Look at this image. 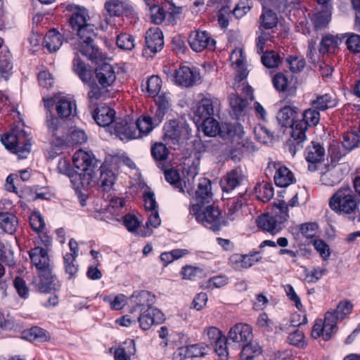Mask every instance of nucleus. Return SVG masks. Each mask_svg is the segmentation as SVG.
I'll use <instances>...</instances> for the list:
<instances>
[{
  "label": "nucleus",
  "instance_id": "obj_9",
  "mask_svg": "<svg viewBox=\"0 0 360 360\" xmlns=\"http://www.w3.org/2000/svg\"><path fill=\"white\" fill-rule=\"evenodd\" d=\"M44 105L46 110V126L48 129V132L53 136L57 137L60 143H63V136L65 133V128L63 126V121L60 120L58 117H56L51 112L53 106L55 105L56 101L53 98H44Z\"/></svg>",
  "mask_w": 360,
  "mask_h": 360
},
{
  "label": "nucleus",
  "instance_id": "obj_50",
  "mask_svg": "<svg viewBox=\"0 0 360 360\" xmlns=\"http://www.w3.org/2000/svg\"><path fill=\"white\" fill-rule=\"evenodd\" d=\"M261 60L262 64L268 68H276L281 63V58L274 51H267L263 53Z\"/></svg>",
  "mask_w": 360,
  "mask_h": 360
},
{
  "label": "nucleus",
  "instance_id": "obj_60",
  "mask_svg": "<svg viewBox=\"0 0 360 360\" xmlns=\"http://www.w3.org/2000/svg\"><path fill=\"white\" fill-rule=\"evenodd\" d=\"M116 44L122 50H131L134 47V38L127 33H122L116 37Z\"/></svg>",
  "mask_w": 360,
  "mask_h": 360
},
{
  "label": "nucleus",
  "instance_id": "obj_61",
  "mask_svg": "<svg viewBox=\"0 0 360 360\" xmlns=\"http://www.w3.org/2000/svg\"><path fill=\"white\" fill-rule=\"evenodd\" d=\"M30 224L33 231L41 232L45 227V221L39 212H34L30 217Z\"/></svg>",
  "mask_w": 360,
  "mask_h": 360
},
{
  "label": "nucleus",
  "instance_id": "obj_18",
  "mask_svg": "<svg viewBox=\"0 0 360 360\" xmlns=\"http://www.w3.org/2000/svg\"><path fill=\"white\" fill-rule=\"evenodd\" d=\"M164 314L157 308H149L141 311L138 321L143 330H148L154 324H160L164 321Z\"/></svg>",
  "mask_w": 360,
  "mask_h": 360
},
{
  "label": "nucleus",
  "instance_id": "obj_26",
  "mask_svg": "<svg viewBox=\"0 0 360 360\" xmlns=\"http://www.w3.org/2000/svg\"><path fill=\"white\" fill-rule=\"evenodd\" d=\"M131 302L136 307L140 308V311H144L146 309L154 308L153 307L155 303V297L148 290H141L135 292L131 297Z\"/></svg>",
  "mask_w": 360,
  "mask_h": 360
},
{
  "label": "nucleus",
  "instance_id": "obj_20",
  "mask_svg": "<svg viewBox=\"0 0 360 360\" xmlns=\"http://www.w3.org/2000/svg\"><path fill=\"white\" fill-rule=\"evenodd\" d=\"M96 124L103 127L110 135H112V108L101 107L96 108L93 113Z\"/></svg>",
  "mask_w": 360,
  "mask_h": 360
},
{
  "label": "nucleus",
  "instance_id": "obj_17",
  "mask_svg": "<svg viewBox=\"0 0 360 360\" xmlns=\"http://www.w3.org/2000/svg\"><path fill=\"white\" fill-rule=\"evenodd\" d=\"M200 78V76L198 71L187 66H181L175 72V83L179 86H192Z\"/></svg>",
  "mask_w": 360,
  "mask_h": 360
},
{
  "label": "nucleus",
  "instance_id": "obj_25",
  "mask_svg": "<svg viewBox=\"0 0 360 360\" xmlns=\"http://www.w3.org/2000/svg\"><path fill=\"white\" fill-rule=\"evenodd\" d=\"M257 223L258 227L262 231L271 234H276L281 229L280 221L276 219V217L269 213L259 216L257 219Z\"/></svg>",
  "mask_w": 360,
  "mask_h": 360
},
{
  "label": "nucleus",
  "instance_id": "obj_51",
  "mask_svg": "<svg viewBox=\"0 0 360 360\" xmlns=\"http://www.w3.org/2000/svg\"><path fill=\"white\" fill-rule=\"evenodd\" d=\"M202 120V129L205 135L208 136H214L219 133V124L214 117L205 118Z\"/></svg>",
  "mask_w": 360,
  "mask_h": 360
},
{
  "label": "nucleus",
  "instance_id": "obj_10",
  "mask_svg": "<svg viewBox=\"0 0 360 360\" xmlns=\"http://www.w3.org/2000/svg\"><path fill=\"white\" fill-rule=\"evenodd\" d=\"M114 134L121 141L138 139L136 124L129 115H125L124 118H117L116 112L114 110Z\"/></svg>",
  "mask_w": 360,
  "mask_h": 360
},
{
  "label": "nucleus",
  "instance_id": "obj_64",
  "mask_svg": "<svg viewBox=\"0 0 360 360\" xmlns=\"http://www.w3.org/2000/svg\"><path fill=\"white\" fill-rule=\"evenodd\" d=\"M13 285L18 295L26 299L29 295V288L25 281L20 276H16L13 281Z\"/></svg>",
  "mask_w": 360,
  "mask_h": 360
},
{
  "label": "nucleus",
  "instance_id": "obj_56",
  "mask_svg": "<svg viewBox=\"0 0 360 360\" xmlns=\"http://www.w3.org/2000/svg\"><path fill=\"white\" fill-rule=\"evenodd\" d=\"M184 279L196 280L204 276L203 270L200 268L193 266H185L181 271Z\"/></svg>",
  "mask_w": 360,
  "mask_h": 360
},
{
  "label": "nucleus",
  "instance_id": "obj_37",
  "mask_svg": "<svg viewBox=\"0 0 360 360\" xmlns=\"http://www.w3.org/2000/svg\"><path fill=\"white\" fill-rule=\"evenodd\" d=\"M44 44L50 52L56 51L63 44L62 36L56 30H51L45 35Z\"/></svg>",
  "mask_w": 360,
  "mask_h": 360
},
{
  "label": "nucleus",
  "instance_id": "obj_8",
  "mask_svg": "<svg viewBox=\"0 0 360 360\" xmlns=\"http://www.w3.org/2000/svg\"><path fill=\"white\" fill-rule=\"evenodd\" d=\"M0 141L11 153L20 159L27 158L31 150V142L24 130L16 133H7L1 135Z\"/></svg>",
  "mask_w": 360,
  "mask_h": 360
},
{
  "label": "nucleus",
  "instance_id": "obj_28",
  "mask_svg": "<svg viewBox=\"0 0 360 360\" xmlns=\"http://www.w3.org/2000/svg\"><path fill=\"white\" fill-rule=\"evenodd\" d=\"M156 96L155 104L157 110L154 115V121L156 124H159L162 122L171 107V99L166 94H158Z\"/></svg>",
  "mask_w": 360,
  "mask_h": 360
},
{
  "label": "nucleus",
  "instance_id": "obj_30",
  "mask_svg": "<svg viewBox=\"0 0 360 360\" xmlns=\"http://www.w3.org/2000/svg\"><path fill=\"white\" fill-rule=\"evenodd\" d=\"M195 194L197 201L195 205H204L205 203H210L212 198L211 181L206 178L201 179Z\"/></svg>",
  "mask_w": 360,
  "mask_h": 360
},
{
  "label": "nucleus",
  "instance_id": "obj_19",
  "mask_svg": "<svg viewBox=\"0 0 360 360\" xmlns=\"http://www.w3.org/2000/svg\"><path fill=\"white\" fill-rule=\"evenodd\" d=\"M324 155L325 149L320 143L312 142L311 145L307 146L305 150V158L309 163V170L316 171L317 169L316 164L323 160Z\"/></svg>",
  "mask_w": 360,
  "mask_h": 360
},
{
  "label": "nucleus",
  "instance_id": "obj_15",
  "mask_svg": "<svg viewBox=\"0 0 360 360\" xmlns=\"http://www.w3.org/2000/svg\"><path fill=\"white\" fill-rule=\"evenodd\" d=\"M191 48L195 52H201L205 49L212 51L215 49V41L206 31L195 30L188 37Z\"/></svg>",
  "mask_w": 360,
  "mask_h": 360
},
{
  "label": "nucleus",
  "instance_id": "obj_38",
  "mask_svg": "<svg viewBox=\"0 0 360 360\" xmlns=\"http://www.w3.org/2000/svg\"><path fill=\"white\" fill-rule=\"evenodd\" d=\"M30 176L31 173L28 169H22L18 171L17 173L10 174L6 179L8 190L16 192L15 185H19L21 181H28Z\"/></svg>",
  "mask_w": 360,
  "mask_h": 360
},
{
  "label": "nucleus",
  "instance_id": "obj_44",
  "mask_svg": "<svg viewBox=\"0 0 360 360\" xmlns=\"http://www.w3.org/2000/svg\"><path fill=\"white\" fill-rule=\"evenodd\" d=\"M257 198L261 201L269 202L274 196V187L271 184L262 182L257 184L255 186Z\"/></svg>",
  "mask_w": 360,
  "mask_h": 360
},
{
  "label": "nucleus",
  "instance_id": "obj_59",
  "mask_svg": "<svg viewBox=\"0 0 360 360\" xmlns=\"http://www.w3.org/2000/svg\"><path fill=\"white\" fill-rule=\"evenodd\" d=\"M227 344H231V341L228 340V338H224L219 339V341H217L216 343L212 345L220 360H228L229 359Z\"/></svg>",
  "mask_w": 360,
  "mask_h": 360
},
{
  "label": "nucleus",
  "instance_id": "obj_3",
  "mask_svg": "<svg viewBox=\"0 0 360 360\" xmlns=\"http://www.w3.org/2000/svg\"><path fill=\"white\" fill-rule=\"evenodd\" d=\"M32 264L37 269V276L32 282L33 287L41 293L56 292L60 290L61 283L53 272V265L46 249L35 247L29 253Z\"/></svg>",
  "mask_w": 360,
  "mask_h": 360
},
{
  "label": "nucleus",
  "instance_id": "obj_48",
  "mask_svg": "<svg viewBox=\"0 0 360 360\" xmlns=\"http://www.w3.org/2000/svg\"><path fill=\"white\" fill-rule=\"evenodd\" d=\"M248 104L246 98H243L238 94H232L229 97V105L236 116L240 115Z\"/></svg>",
  "mask_w": 360,
  "mask_h": 360
},
{
  "label": "nucleus",
  "instance_id": "obj_52",
  "mask_svg": "<svg viewBox=\"0 0 360 360\" xmlns=\"http://www.w3.org/2000/svg\"><path fill=\"white\" fill-rule=\"evenodd\" d=\"M162 86V80L158 75L150 77L146 82V88L150 96L155 97L160 91Z\"/></svg>",
  "mask_w": 360,
  "mask_h": 360
},
{
  "label": "nucleus",
  "instance_id": "obj_21",
  "mask_svg": "<svg viewBox=\"0 0 360 360\" xmlns=\"http://www.w3.org/2000/svg\"><path fill=\"white\" fill-rule=\"evenodd\" d=\"M146 46L152 53L161 51L164 46V39L162 31L158 27L149 29L145 37Z\"/></svg>",
  "mask_w": 360,
  "mask_h": 360
},
{
  "label": "nucleus",
  "instance_id": "obj_6",
  "mask_svg": "<svg viewBox=\"0 0 360 360\" xmlns=\"http://www.w3.org/2000/svg\"><path fill=\"white\" fill-rule=\"evenodd\" d=\"M360 200L349 186L340 188L330 198V209L339 215H351L359 209Z\"/></svg>",
  "mask_w": 360,
  "mask_h": 360
},
{
  "label": "nucleus",
  "instance_id": "obj_23",
  "mask_svg": "<svg viewBox=\"0 0 360 360\" xmlns=\"http://www.w3.org/2000/svg\"><path fill=\"white\" fill-rule=\"evenodd\" d=\"M259 252H255L249 255H233L231 257V262L236 269H248L262 259L258 257Z\"/></svg>",
  "mask_w": 360,
  "mask_h": 360
},
{
  "label": "nucleus",
  "instance_id": "obj_22",
  "mask_svg": "<svg viewBox=\"0 0 360 360\" xmlns=\"http://www.w3.org/2000/svg\"><path fill=\"white\" fill-rule=\"evenodd\" d=\"M242 169L237 167L227 173L225 179L221 181V186L224 192H230L240 186L244 180Z\"/></svg>",
  "mask_w": 360,
  "mask_h": 360
},
{
  "label": "nucleus",
  "instance_id": "obj_33",
  "mask_svg": "<svg viewBox=\"0 0 360 360\" xmlns=\"http://www.w3.org/2000/svg\"><path fill=\"white\" fill-rule=\"evenodd\" d=\"M72 70L84 83L89 82L93 77L91 68L87 67L77 55L73 59Z\"/></svg>",
  "mask_w": 360,
  "mask_h": 360
},
{
  "label": "nucleus",
  "instance_id": "obj_58",
  "mask_svg": "<svg viewBox=\"0 0 360 360\" xmlns=\"http://www.w3.org/2000/svg\"><path fill=\"white\" fill-rule=\"evenodd\" d=\"M115 219L117 221H122V224L127 228V229L132 233L136 231L137 229L140 226V221L134 214H126L121 218V219L118 218H115Z\"/></svg>",
  "mask_w": 360,
  "mask_h": 360
},
{
  "label": "nucleus",
  "instance_id": "obj_34",
  "mask_svg": "<svg viewBox=\"0 0 360 360\" xmlns=\"http://www.w3.org/2000/svg\"><path fill=\"white\" fill-rule=\"evenodd\" d=\"M343 178L342 170L338 167H332L323 172L321 181L323 184L328 186H333L341 181Z\"/></svg>",
  "mask_w": 360,
  "mask_h": 360
},
{
  "label": "nucleus",
  "instance_id": "obj_2",
  "mask_svg": "<svg viewBox=\"0 0 360 360\" xmlns=\"http://www.w3.org/2000/svg\"><path fill=\"white\" fill-rule=\"evenodd\" d=\"M72 162L76 168L80 169L79 174L91 177L89 185L96 184L95 169L97 167L98 160L91 152H86L79 149L72 156ZM100 177L97 181L98 191L103 194V198L109 202H112V164L108 159L102 163L99 168Z\"/></svg>",
  "mask_w": 360,
  "mask_h": 360
},
{
  "label": "nucleus",
  "instance_id": "obj_13",
  "mask_svg": "<svg viewBox=\"0 0 360 360\" xmlns=\"http://www.w3.org/2000/svg\"><path fill=\"white\" fill-rule=\"evenodd\" d=\"M220 110V101L218 98L207 94L202 98L195 109L194 114L202 120L217 115Z\"/></svg>",
  "mask_w": 360,
  "mask_h": 360
},
{
  "label": "nucleus",
  "instance_id": "obj_62",
  "mask_svg": "<svg viewBox=\"0 0 360 360\" xmlns=\"http://www.w3.org/2000/svg\"><path fill=\"white\" fill-rule=\"evenodd\" d=\"M131 11L132 8L126 0H114V16L129 15Z\"/></svg>",
  "mask_w": 360,
  "mask_h": 360
},
{
  "label": "nucleus",
  "instance_id": "obj_49",
  "mask_svg": "<svg viewBox=\"0 0 360 360\" xmlns=\"http://www.w3.org/2000/svg\"><path fill=\"white\" fill-rule=\"evenodd\" d=\"M342 146L347 151H350L352 149L359 147L360 146L359 135L356 132L354 131L344 134Z\"/></svg>",
  "mask_w": 360,
  "mask_h": 360
},
{
  "label": "nucleus",
  "instance_id": "obj_36",
  "mask_svg": "<svg viewBox=\"0 0 360 360\" xmlns=\"http://www.w3.org/2000/svg\"><path fill=\"white\" fill-rule=\"evenodd\" d=\"M259 28L270 30L276 27L278 25V19L277 14L271 8L263 6V12L259 18Z\"/></svg>",
  "mask_w": 360,
  "mask_h": 360
},
{
  "label": "nucleus",
  "instance_id": "obj_55",
  "mask_svg": "<svg viewBox=\"0 0 360 360\" xmlns=\"http://www.w3.org/2000/svg\"><path fill=\"white\" fill-rule=\"evenodd\" d=\"M105 9L107 13L103 14L101 17L100 27L102 30H107L108 27H112L111 21L112 18V0H108L105 4Z\"/></svg>",
  "mask_w": 360,
  "mask_h": 360
},
{
  "label": "nucleus",
  "instance_id": "obj_41",
  "mask_svg": "<svg viewBox=\"0 0 360 360\" xmlns=\"http://www.w3.org/2000/svg\"><path fill=\"white\" fill-rule=\"evenodd\" d=\"M337 105L335 98L330 94H326L317 96L316 98L311 101V106L318 110L324 111L328 108H334Z\"/></svg>",
  "mask_w": 360,
  "mask_h": 360
},
{
  "label": "nucleus",
  "instance_id": "obj_5",
  "mask_svg": "<svg viewBox=\"0 0 360 360\" xmlns=\"http://www.w3.org/2000/svg\"><path fill=\"white\" fill-rule=\"evenodd\" d=\"M190 213L195 216L198 222L214 232L220 231L228 224L219 207L214 205H193L190 207Z\"/></svg>",
  "mask_w": 360,
  "mask_h": 360
},
{
  "label": "nucleus",
  "instance_id": "obj_35",
  "mask_svg": "<svg viewBox=\"0 0 360 360\" xmlns=\"http://www.w3.org/2000/svg\"><path fill=\"white\" fill-rule=\"evenodd\" d=\"M24 339L32 342H45L50 340L48 332L40 327L33 326L22 332Z\"/></svg>",
  "mask_w": 360,
  "mask_h": 360
},
{
  "label": "nucleus",
  "instance_id": "obj_4",
  "mask_svg": "<svg viewBox=\"0 0 360 360\" xmlns=\"http://www.w3.org/2000/svg\"><path fill=\"white\" fill-rule=\"evenodd\" d=\"M319 121V110L313 107L303 112L302 120H297V123L293 127L292 139L287 142L289 151L292 156L297 151L303 148V142L306 139V131L308 127L316 126Z\"/></svg>",
  "mask_w": 360,
  "mask_h": 360
},
{
  "label": "nucleus",
  "instance_id": "obj_57",
  "mask_svg": "<svg viewBox=\"0 0 360 360\" xmlns=\"http://www.w3.org/2000/svg\"><path fill=\"white\" fill-rule=\"evenodd\" d=\"M286 63L290 71L294 73L301 72L306 65L305 60L302 56H289L286 58Z\"/></svg>",
  "mask_w": 360,
  "mask_h": 360
},
{
  "label": "nucleus",
  "instance_id": "obj_54",
  "mask_svg": "<svg viewBox=\"0 0 360 360\" xmlns=\"http://www.w3.org/2000/svg\"><path fill=\"white\" fill-rule=\"evenodd\" d=\"M165 177L168 183L177 188L179 192H184L181 176L179 172L174 169H169L165 172Z\"/></svg>",
  "mask_w": 360,
  "mask_h": 360
},
{
  "label": "nucleus",
  "instance_id": "obj_29",
  "mask_svg": "<svg viewBox=\"0 0 360 360\" xmlns=\"http://www.w3.org/2000/svg\"><path fill=\"white\" fill-rule=\"evenodd\" d=\"M19 225L18 218L10 212H0V229L6 233L13 234Z\"/></svg>",
  "mask_w": 360,
  "mask_h": 360
},
{
  "label": "nucleus",
  "instance_id": "obj_32",
  "mask_svg": "<svg viewBox=\"0 0 360 360\" xmlns=\"http://www.w3.org/2000/svg\"><path fill=\"white\" fill-rule=\"evenodd\" d=\"M136 352L134 340L128 339L114 351L115 360H131Z\"/></svg>",
  "mask_w": 360,
  "mask_h": 360
},
{
  "label": "nucleus",
  "instance_id": "obj_11",
  "mask_svg": "<svg viewBox=\"0 0 360 360\" xmlns=\"http://www.w3.org/2000/svg\"><path fill=\"white\" fill-rule=\"evenodd\" d=\"M57 171L58 173L69 177L74 190H78L80 188H84L89 185V180L91 177L84 175L81 176L72 168L70 162L67 159L60 158L58 160Z\"/></svg>",
  "mask_w": 360,
  "mask_h": 360
},
{
  "label": "nucleus",
  "instance_id": "obj_45",
  "mask_svg": "<svg viewBox=\"0 0 360 360\" xmlns=\"http://www.w3.org/2000/svg\"><path fill=\"white\" fill-rule=\"evenodd\" d=\"M150 0H145L148 6H149V15L151 22L159 25L162 23L166 17L167 12L162 6L155 4L150 5Z\"/></svg>",
  "mask_w": 360,
  "mask_h": 360
},
{
  "label": "nucleus",
  "instance_id": "obj_12",
  "mask_svg": "<svg viewBox=\"0 0 360 360\" xmlns=\"http://www.w3.org/2000/svg\"><path fill=\"white\" fill-rule=\"evenodd\" d=\"M333 315L326 313L324 321L316 322L312 328L311 335L314 338L322 336L323 339L328 341L331 339L337 330V321L334 319Z\"/></svg>",
  "mask_w": 360,
  "mask_h": 360
},
{
  "label": "nucleus",
  "instance_id": "obj_7",
  "mask_svg": "<svg viewBox=\"0 0 360 360\" xmlns=\"http://www.w3.org/2000/svg\"><path fill=\"white\" fill-rule=\"evenodd\" d=\"M164 140L174 150L179 148L191 136L192 129L184 120H172L164 126Z\"/></svg>",
  "mask_w": 360,
  "mask_h": 360
},
{
  "label": "nucleus",
  "instance_id": "obj_39",
  "mask_svg": "<svg viewBox=\"0 0 360 360\" xmlns=\"http://www.w3.org/2000/svg\"><path fill=\"white\" fill-rule=\"evenodd\" d=\"M134 124H136L138 138L148 134L153 130L154 125H157L154 121V117L152 118L149 115L139 117Z\"/></svg>",
  "mask_w": 360,
  "mask_h": 360
},
{
  "label": "nucleus",
  "instance_id": "obj_40",
  "mask_svg": "<svg viewBox=\"0 0 360 360\" xmlns=\"http://www.w3.org/2000/svg\"><path fill=\"white\" fill-rule=\"evenodd\" d=\"M240 360H252L262 354V348L257 342H248L242 345Z\"/></svg>",
  "mask_w": 360,
  "mask_h": 360
},
{
  "label": "nucleus",
  "instance_id": "obj_31",
  "mask_svg": "<svg viewBox=\"0 0 360 360\" xmlns=\"http://www.w3.org/2000/svg\"><path fill=\"white\" fill-rule=\"evenodd\" d=\"M206 347L207 346L203 344H195L180 348L174 354V357L176 359L179 357V360H183L185 358L202 356L206 354Z\"/></svg>",
  "mask_w": 360,
  "mask_h": 360
},
{
  "label": "nucleus",
  "instance_id": "obj_42",
  "mask_svg": "<svg viewBox=\"0 0 360 360\" xmlns=\"http://www.w3.org/2000/svg\"><path fill=\"white\" fill-rule=\"evenodd\" d=\"M341 39L338 36L333 34H326L323 37L319 47V51L321 53H331L335 52L338 48Z\"/></svg>",
  "mask_w": 360,
  "mask_h": 360
},
{
  "label": "nucleus",
  "instance_id": "obj_14",
  "mask_svg": "<svg viewBox=\"0 0 360 360\" xmlns=\"http://www.w3.org/2000/svg\"><path fill=\"white\" fill-rule=\"evenodd\" d=\"M227 338L229 341L240 347L252 340L253 338L252 327L244 323H236L230 328Z\"/></svg>",
  "mask_w": 360,
  "mask_h": 360
},
{
  "label": "nucleus",
  "instance_id": "obj_1",
  "mask_svg": "<svg viewBox=\"0 0 360 360\" xmlns=\"http://www.w3.org/2000/svg\"><path fill=\"white\" fill-rule=\"evenodd\" d=\"M65 9L70 13L68 18L70 26L77 32L80 39L79 51L93 63L101 64L95 70L96 78L102 87L110 86L109 79L112 75V65L104 62L105 56L94 44L96 33L94 25L88 22L90 20L89 11L84 6L73 4H68Z\"/></svg>",
  "mask_w": 360,
  "mask_h": 360
},
{
  "label": "nucleus",
  "instance_id": "obj_16",
  "mask_svg": "<svg viewBox=\"0 0 360 360\" xmlns=\"http://www.w3.org/2000/svg\"><path fill=\"white\" fill-rule=\"evenodd\" d=\"M274 170H276L274 182L277 186L285 188L293 182L294 175L286 167L281 166L279 162H269L266 172H273Z\"/></svg>",
  "mask_w": 360,
  "mask_h": 360
},
{
  "label": "nucleus",
  "instance_id": "obj_24",
  "mask_svg": "<svg viewBox=\"0 0 360 360\" xmlns=\"http://www.w3.org/2000/svg\"><path fill=\"white\" fill-rule=\"evenodd\" d=\"M298 108L291 106H285L282 108L277 115V120L282 127H291V134L293 132V127L297 123L295 120L297 115Z\"/></svg>",
  "mask_w": 360,
  "mask_h": 360
},
{
  "label": "nucleus",
  "instance_id": "obj_43",
  "mask_svg": "<svg viewBox=\"0 0 360 360\" xmlns=\"http://www.w3.org/2000/svg\"><path fill=\"white\" fill-rule=\"evenodd\" d=\"M76 110V104L67 98H60L56 103V112L60 118H67Z\"/></svg>",
  "mask_w": 360,
  "mask_h": 360
},
{
  "label": "nucleus",
  "instance_id": "obj_47",
  "mask_svg": "<svg viewBox=\"0 0 360 360\" xmlns=\"http://www.w3.org/2000/svg\"><path fill=\"white\" fill-rule=\"evenodd\" d=\"M63 264L65 272L68 275V279H75L79 271V265L77 264L76 259L71 255H64Z\"/></svg>",
  "mask_w": 360,
  "mask_h": 360
},
{
  "label": "nucleus",
  "instance_id": "obj_63",
  "mask_svg": "<svg viewBox=\"0 0 360 360\" xmlns=\"http://www.w3.org/2000/svg\"><path fill=\"white\" fill-rule=\"evenodd\" d=\"M311 20L314 22L316 30H321L328 24L329 15L327 12H317L313 14Z\"/></svg>",
  "mask_w": 360,
  "mask_h": 360
},
{
  "label": "nucleus",
  "instance_id": "obj_46",
  "mask_svg": "<svg viewBox=\"0 0 360 360\" xmlns=\"http://www.w3.org/2000/svg\"><path fill=\"white\" fill-rule=\"evenodd\" d=\"M353 308V304L349 300L341 301L337 306L336 309L333 311H328L333 315L334 319L337 321L338 320H343L347 316L351 314Z\"/></svg>",
  "mask_w": 360,
  "mask_h": 360
},
{
  "label": "nucleus",
  "instance_id": "obj_53",
  "mask_svg": "<svg viewBox=\"0 0 360 360\" xmlns=\"http://www.w3.org/2000/svg\"><path fill=\"white\" fill-rule=\"evenodd\" d=\"M151 155L156 161H164L167 158L169 151L165 144L156 142L151 146Z\"/></svg>",
  "mask_w": 360,
  "mask_h": 360
},
{
  "label": "nucleus",
  "instance_id": "obj_27",
  "mask_svg": "<svg viewBox=\"0 0 360 360\" xmlns=\"http://www.w3.org/2000/svg\"><path fill=\"white\" fill-rule=\"evenodd\" d=\"M63 126L65 128V133L62 136L63 139V143H60L57 139V137H54L56 139V145L62 146L65 145L66 141L71 145H81L86 141L87 136L86 135L84 130L74 129L70 131L69 134H68L67 128L64 121Z\"/></svg>",
  "mask_w": 360,
  "mask_h": 360
}]
</instances>
